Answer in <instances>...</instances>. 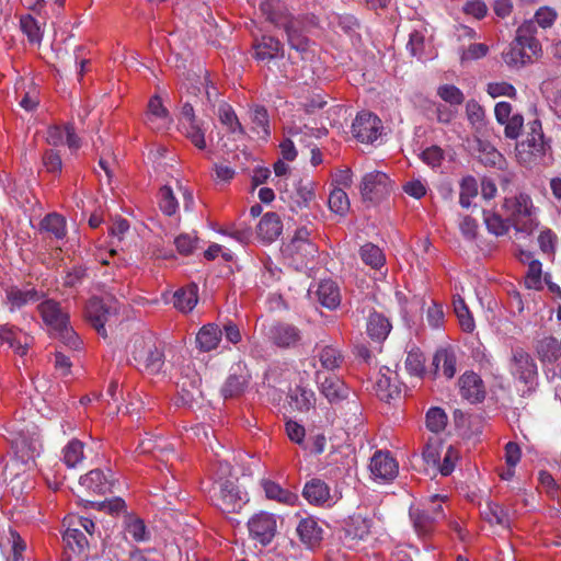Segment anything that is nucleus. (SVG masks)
I'll return each instance as SVG.
<instances>
[{"label":"nucleus","mask_w":561,"mask_h":561,"mask_svg":"<svg viewBox=\"0 0 561 561\" xmlns=\"http://www.w3.org/2000/svg\"><path fill=\"white\" fill-rule=\"evenodd\" d=\"M536 32L537 27L533 21H525L518 26L514 41L503 54V59L508 67L522 68L541 55V44L536 38Z\"/></svg>","instance_id":"f257e3e1"},{"label":"nucleus","mask_w":561,"mask_h":561,"mask_svg":"<svg viewBox=\"0 0 561 561\" xmlns=\"http://www.w3.org/2000/svg\"><path fill=\"white\" fill-rule=\"evenodd\" d=\"M43 321L49 329L51 336L59 339L71 350L80 348L81 341L69 327V317L54 300H45L38 306Z\"/></svg>","instance_id":"f03ea898"},{"label":"nucleus","mask_w":561,"mask_h":561,"mask_svg":"<svg viewBox=\"0 0 561 561\" xmlns=\"http://www.w3.org/2000/svg\"><path fill=\"white\" fill-rule=\"evenodd\" d=\"M446 496L433 494L419 505L410 506V518L419 537L431 535L437 522L445 517L442 503Z\"/></svg>","instance_id":"7ed1b4c3"},{"label":"nucleus","mask_w":561,"mask_h":561,"mask_svg":"<svg viewBox=\"0 0 561 561\" xmlns=\"http://www.w3.org/2000/svg\"><path fill=\"white\" fill-rule=\"evenodd\" d=\"M503 208L515 222L516 230L518 231L531 232L539 224L537 219L539 209L526 193H518L515 196L506 197Z\"/></svg>","instance_id":"20e7f679"},{"label":"nucleus","mask_w":561,"mask_h":561,"mask_svg":"<svg viewBox=\"0 0 561 561\" xmlns=\"http://www.w3.org/2000/svg\"><path fill=\"white\" fill-rule=\"evenodd\" d=\"M309 236L310 231L301 227L287 243L283 244L284 257L297 270L305 266L317 253V247L310 241Z\"/></svg>","instance_id":"39448f33"},{"label":"nucleus","mask_w":561,"mask_h":561,"mask_svg":"<svg viewBox=\"0 0 561 561\" xmlns=\"http://www.w3.org/2000/svg\"><path fill=\"white\" fill-rule=\"evenodd\" d=\"M214 490L215 504L224 513H238L248 502V494L233 480H224L220 477Z\"/></svg>","instance_id":"423d86ee"},{"label":"nucleus","mask_w":561,"mask_h":561,"mask_svg":"<svg viewBox=\"0 0 561 561\" xmlns=\"http://www.w3.org/2000/svg\"><path fill=\"white\" fill-rule=\"evenodd\" d=\"M510 371L516 381L524 385V392L531 391L537 385V365L530 354L520 347L512 350Z\"/></svg>","instance_id":"0eeeda50"},{"label":"nucleus","mask_w":561,"mask_h":561,"mask_svg":"<svg viewBox=\"0 0 561 561\" xmlns=\"http://www.w3.org/2000/svg\"><path fill=\"white\" fill-rule=\"evenodd\" d=\"M528 129L526 139L516 145L517 159L524 164L534 162L546 152V140L541 122L539 119L529 122Z\"/></svg>","instance_id":"6e6552de"},{"label":"nucleus","mask_w":561,"mask_h":561,"mask_svg":"<svg viewBox=\"0 0 561 561\" xmlns=\"http://www.w3.org/2000/svg\"><path fill=\"white\" fill-rule=\"evenodd\" d=\"M536 352L547 377L551 380L561 378V341L552 335L543 336L538 340Z\"/></svg>","instance_id":"1a4fd4ad"},{"label":"nucleus","mask_w":561,"mask_h":561,"mask_svg":"<svg viewBox=\"0 0 561 561\" xmlns=\"http://www.w3.org/2000/svg\"><path fill=\"white\" fill-rule=\"evenodd\" d=\"M252 376L244 362H238L233 364L230 369L228 377L222 385L220 392L225 399L237 398L243 394L251 382Z\"/></svg>","instance_id":"9d476101"},{"label":"nucleus","mask_w":561,"mask_h":561,"mask_svg":"<svg viewBox=\"0 0 561 561\" xmlns=\"http://www.w3.org/2000/svg\"><path fill=\"white\" fill-rule=\"evenodd\" d=\"M10 442L15 455L23 461L27 462L37 457L42 451V444L38 434L27 432V435L21 432H10V436L5 437Z\"/></svg>","instance_id":"9b49d317"},{"label":"nucleus","mask_w":561,"mask_h":561,"mask_svg":"<svg viewBox=\"0 0 561 561\" xmlns=\"http://www.w3.org/2000/svg\"><path fill=\"white\" fill-rule=\"evenodd\" d=\"M381 131V121L370 112L358 113L352 125L354 137L363 144H373L380 137Z\"/></svg>","instance_id":"f8f14e48"},{"label":"nucleus","mask_w":561,"mask_h":561,"mask_svg":"<svg viewBox=\"0 0 561 561\" xmlns=\"http://www.w3.org/2000/svg\"><path fill=\"white\" fill-rule=\"evenodd\" d=\"M392 181L381 171L368 172L363 176L360 193L364 199L378 201L390 194Z\"/></svg>","instance_id":"ddd939ff"},{"label":"nucleus","mask_w":561,"mask_h":561,"mask_svg":"<svg viewBox=\"0 0 561 561\" xmlns=\"http://www.w3.org/2000/svg\"><path fill=\"white\" fill-rule=\"evenodd\" d=\"M248 528L253 540L267 546L276 535V517L271 513L261 512L249 519Z\"/></svg>","instance_id":"4468645a"},{"label":"nucleus","mask_w":561,"mask_h":561,"mask_svg":"<svg viewBox=\"0 0 561 561\" xmlns=\"http://www.w3.org/2000/svg\"><path fill=\"white\" fill-rule=\"evenodd\" d=\"M375 529V519L367 516L354 515L345 526V543L353 548L362 541L368 540Z\"/></svg>","instance_id":"2eb2a0df"},{"label":"nucleus","mask_w":561,"mask_h":561,"mask_svg":"<svg viewBox=\"0 0 561 561\" xmlns=\"http://www.w3.org/2000/svg\"><path fill=\"white\" fill-rule=\"evenodd\" d=\"M115 308L110 301L100 298H91L85 307V317L100 335L106 337L105 323L108 321Z\"/></svg>","instance_id":"dca6fc26"},{"label":"nucleus","mask_w":561,"mask_h":561,"mask_svg":"<svg viewBox=\"0 0 561 561\" xmlns=\"http://www.w3.org/2000/svg\"><path fill=\"white\" fill-rule=\"evenodd\" d=\"M369 470L375 481L389 482L399 472V466L388 451H377L370 459Z\"/></svg>","instance_id":"f3484780"},{"label":"nucleus","mask_w":561,"mask_h":561,"mask_svg":"<svg viewBox=\"0 0 561 561\" xmlns=\"http://www.w3.org/2000/svg\"><path fill=\"white\" fill-rule=\"evenodd\" d=\"M260 10L268 21L278 27H284V30H286V25H291L297 21L289 14L285 3L279 0H263Z\"/></svg>","instance_id":"a211bd4d"},{"label":"nucleus","mask_w":561,"mask_h":561,"mask_svg":"<svg viewBox=\"0 0 561 561\" xmlns=\"http://www.w3.org/2000/svg\"><path fill=\"white\" fill-rule=\"evenodd\" d=\"M260 10L268 21L278 27H284V30H286V25H291L297 21L289 14L285 3L279 0H263Z\"/></svg>","instance_id":"6ab92c4d"},{"label":"nucleus","mask_w":561,"mask_h":561,"mask_svg":"<svg viewBox=\"0 0 561 561\" xmlns=\"http://www.w3.org/2000/svg\"><path fill=\"white\" fill-rule=\"evenodd\" d=\"M407 48L413 57L421 61L433 59L435 56L432 43L426 38V28L423 26L410 33Z\"/></svg>","instance_id":"aec40b11"},{"label":"nucleus","mask_w":561,"mask_h":561,"mask_svg":"<svg viewBox=\"0 0 561 561\" xmlns=\"http://www.w3.org/2000/svg\"><path fill=\"white\" fill-rule=\"evenodd\" d=\"M80 485L92 494H105L113 486L112 472L111 470L106 473L100 469L91 470L80 478Z\"/></svg>","instance_id":"412c9836"},{"label":"nucleus","mask_w":561,"mask_h":561,"mask_svg":"<svg viewBox=\"0 0 561 561\" xmlns=\"http://www.w3.org/2000/svg\"><path fill=\"white\" fill-rule=\"evenodd\" d=\"M30 341V336L21 330L8 325L0 328V345L12 348L20 356L27 353Z\"/></svg>","instance_id":"4be33fe9"},{"label":"nucleus","mask_w":561,"mask_h":561,"mask_svg":"<svg viewBox=\"0 0 561 561\" xmlns=\"http://www.w3.org/2000/svg\"><path fill=\"white\" fill-rule=\"evenodd\" d=\"M46 141L55 147L67 145L71 151H77L81 146L80 139L75 134L71 125L64 127L50 126L46 133Z\"/></svg>","instance_id":"5701e85b"},{"label":"nucleus","mask_w":561,"mask_h":561,"mask_svg":"<svg viewBox=\"0 0 561 561\" xmlns=\"http://www.w3.org/2000/svg\"><path fill=\"white\" fill-rule=\"evenodd\" d=\"M461 396L471 403L480 402L485 397L482 379L474 373H465L459 379Z\"/></svg>","instance_id":"b1692460"},{"label":"nucleus","mask_w":561,"mask_h":561,"mask_svg":"<svg viewBox=\"0 0 561 561\" xmlns=\"http://www.w3.org/2000/svg\"><path fill=\"white\" fill-rule=\"evenodd\" d=\"M146 123L150 128L157 130L165 129L172 123V118L168 110L163 106L162 101L158 95H154L149 100Z\"/></svg>","instance_id":"393cba45"},{"label":"nucleus","mask_w":561,"mask_h":561,"mask_svg":"<svg viewBox=\"0 0 561 561\" xmlns=\"http://www.w3.org/2000/svg\"><path fill=\"white\" fill-rule=\"evenodd\" d=\"M283 231L280 218L275 213H266L256 227L257 238L264 243L274 242Z\"/></svg>","instance_id":"a878e982"},{"label":"nucleus","mask_w":561,"mask_h":561,"mask_svg":"<svg viewBox=\"0 0 561 561\" xmlns=\"http://www.w3.org/2000/svg\"><path fill=\"white\" fill-rule=\"evenodd\" d=\"M221 337V328L216 323H207L196 334V346L202 352H210L218 347Z\"/></svg>","instance_id":"bb28decb"},{"label":"nucleus","mask_w":561,"mask_h":561,"mask_svg":"<svg viewBox=\"0 0 561 561\" xmlns=\"http://www.w3.org/2000/svg\"><path fill=\"white\" fill-rule=\"evenodd\" d=\"M137 450L140 454H153L154 457H162V460H169V455L174 454V447L163 437L146 436L142 438Z\"/></svg>","instance_id":"cd10ccee"},{"label":"nucleus","mask_w":561,"mask_h":561,"mask_svg":"<svg viewBox=\"0 0 561 561\" xmlns=\"http://www.w3.org/2000/svg\"><path fill=\"white\" fill-rule=\"evenodd\" d=\"M297 534L306 546L312 548L321 541L323 529L314 517H306L298 523Z\"/></svg>","instance_id":"c85d7f7f"},{"label":"nucleus","mask_w":561,"mask_h":561,"mask_svg":"<svg viewBox=\"0 0 561 561\" xmlns=\"http://www.w3.org/2000/svg\"><path fill=\"white\" fill-rule=\"evenodd\" d=\"M262 488L268 500L277 501L287 506H295L299 502V496L295 492L282 488L274 481L263 480Z\"/></svg>","instance_id":"c756f323"},{"label":"nucleus","mask_w":561,"mask_h":561,"mask_svg":"<svg viewBox=\"0 0 561 561\" xmlns=\"http://www.w3.org/2000/svg\"><path fill=\"white\" fill-rule=\"evenodd\" d=\"M270 336L279 347L295 346L300 340L299 330L290 324H276L271 329Z\"/></svg>","instance_id":"7c9ffc66"},{"label":"nucleus","mask_w":561,"mask_h":561,"mask_svg":"<svg viewBox=\"0 0 561 561\" xmlns=\"http://www.w3.org/2000/svg\"><path fill=\"white\" fill-rule=\"evenodd\" d=\"M316 294L318 301L328 309H334L340 305V290L333 280L324 279L320 282Z\"/></svg>","instance_id":"2f4dec72"},{"label":"nucleus","mask_w":561,"mask_h":561,"mask_svg":"<svg viewBox=\"0 0 561 561\" xmlns=\"http://www.w3.org/2000/svg\"><path fill=\"white\" fill-rule=\"evenodd\" d=\"M5 298L10 311H15L31 302H35L38 299V294L34 289L11 287L7 289Z\"/></svg>","instance_id":"473e14b6"},{"label":"nucleus","mask_w":561,"mask_h":561,"mask_svg":"<svg viewBox=\"0 0 561 561\" xmlns=\"http://www.w3.org/2000/svg\"><path fill=\"white\" fill-rule=\"evenodd\" d=\"M302 495L310 504L322 505L329 501L330 490L325 482L313 479L306 483Z\"/></svg>","instance_id":"72a5a7b5"},{"label":"nucleus","mask_w":561,"mask_h":561,"mask_svg":"<svg viewBox=\"0 0 561 561\" xmlns=\"http://www.w3.org/2000/svg\"><path fill=\"white\" fill-rule=\"evenodd\" d=\"M198 301L197 286L190 285L173 294V306L181 312L192 311Z\"/></svg>","instance_id":"f704fd0d"},{"label":"nucleus","mask_w":561,"mask_h":561,"mask_svg":"<svg viewBox=\"0 0 561 561\" xmlns=\"http://www.w3.org/2000/svg\"><path fill=\"white\" fill-rule=\"evenodd\" d=\"M156 344L152 335H135L127 345V353L136 366Z\"/></svg>","instance_id":"c9c22d12"},{"label":"nucleus","mask_w":561,"mask_h":561,"mask_svg":"<svg viewBox=\"0 0 561 561\" xmlns=\"http://www.w3.org/2000/svg\"><path fill=\"white\" fill-rule=\"evenodd\" d=\"M320 390L331 402L344 399L348 394V389L345 383L335 376L325 377L321 380Z\"/></svg>","instance_id":"e433bc0d"},{"label":"nucleus","mask_w":561,"mask_h":561,"mask_svg":"<svg viewBox=\"0 0 561 561\" xmlns=\"http://www.w3.org/2000/svg\"><path fill=\"white\" fill-rule=\"evenodd\" d=\"M390 330L391 324L385 316L378 312L369 314L367 320V333L373 340L378 342L386 340Z\"/></svg>","instance_id":"4c0bfd02"},{"label":"nucleus","mask_w":561,"mask_h":561,"mask_svg":"<svg viewBox=\"0 0 561 561\" xmlns=\"http://www.w3.org/2000/svg\"><path fill=\"white\" fill-rule=\"evenodd\" d=\"M481 514L491 525H497L504 529H508L511 526L508 513L496 503L488 501L484 508L481 511Z\"/></svg>","instance_id":"58836bf2"},{"label":"nucleus","mask_w":561,"mask_h":561,"mask_svg":"<svg viewBox=\"0 0 561 561\" xmlns=\"http://www.w3.org/2000/svg\"><path fill=\"white\" fill-rule=\"evenodd\" d=\"M433 365L437 374L451 379L456 374V358L453 352L448 350H438L433 358Z\"/></svg>","instance_id":"ea45409f"},{"label":"nucleus","mask_w":561,"mask_h":561,"mask_svg":"<svg viewBox=\"0 0 561 561\" xmlns=\"http://www.w3.org/2000/svg\"><path fill=\"white\" fill-rule=\"evenodd\" d=\"M163 354L154 344L145 357L136 365V368L149 375H156L161 371L163 367Z\"/></svg>","instance_id":"a19ab883"},{"label":"nucleus","mask_w":561,"mask_h":561,"mask_svg":"<svg viewBox=\"0 0 561 561\" xmlns=\"http://www.w3.org/2000/svg\"><path fill=\"white\" fill-rule=\"evenodd\" d=\"M255 58L257 60H271L276 58L282 53V44L278 39L272 36H263L262 39L255 45Z\"/></svg>","instance_id":"79ce46f5"},{"label":"nucleus","mask_w":561,"mask_h":561,"mask_svg":"<svg viewBox=\"0 0 561 561\" xmlns=\"http://www.w3.org/2000/svg\"><path fill=\"white\" fill-rule=\"evenodd\" d=\"M524 284L527 289L541 290L545 286V274L542 272V264L539 260H531L528 263L526 274L524 276Z\"/></svg>","instance_id":"37998d69"},{"label":"nucleus","mask_w":561,"mask_h":561,"mask_svg":"<svg viewBox=\"0 0 561 561\" xmlns=\"http://www.w3.org/2000/svg\"><path fill=\"white\" fill-rule=\"evenodd\" d=\"M314 199V183L310 180H300L296 184L293 201L298 208H307Z\"/></svg>","instance_id":"c03bdc74"},{"label":"nucleus","mask_w":561,"mask_h":561,"mask_svg":"<svg viewBox=\"0 0 561 561\" xmlns=\"http://www.w3.org/2000/svg\"><path fill=\"white\" fill-rule=\"evenodd\" d=\"M252 129L260 139L266 140L270 137V125L267 111L262 106L251 110Z\"/></svg>","instance_id":"a18cd8bd"},{"label":"nucleus","mask_w":561,"mask_h":561,"mask_svg":"<svg viewBox=\"0 0 561 561\" xmlns=\"http://www.w3.org/2000/svg\"><path fill=\"white\" fill-rule=\"evenodd\" d=\"M478 159L485 165L501 167L503 163L502 153L491 144L482 140H478L477 146Z\"/></svg>","instance_id":"49530a36"},{"label":"nucleus","mask_w":561,"mask_h":561,"mask_svg":"<svg viewBox=\"0 0 561 561\" xmlns=\"http://www.w3.org/2000/svg\"><path fill=\"white\" fill-rule=\"evenodd\" d=\"M314 402V393L306 388L297 387L289 396V405L297 411H308Z\"/></svg>","instance_id":"de8ad7c7"},{"label":"nucleus","mask_w":561,"mask_h":561,"mask_svg":"<svg viewBox=\"0 0 561 561\" xmlns=\"http://www.w3.org/2000/svg\"><path fill=\"white\" fill-rule=\"evenodd\" d=\"M453 305L461 329L468 333L473 332L476 329L474 319L465 300L460 296H457L454 298Z\"/></svg>","instance_id":"09e8293b"},{"label":"nucleus","mask_w":561,"mask_h":561,"mask_svg":"<svg viewBox=\"0 0 561 561\" xmlns=\"http://www.w3.org/2000/svg\"><path fill=\"white\" fill-rule=\"evenodd\" d=\"M359 254L363 262L373 268H380L386 263L382 250L373 243L364 244L360 248Z\"/></svg>","instance_id":"8fccbe9b"},{"label":"nucleus","mask_w":561,"mask_h":561,"mask_svg":"<svg viewBox=\"0 0 561 561\" xmlns=\"http://www.w3.org/2000/svg\"><path fill=\"white\" fill-rule=\"evenodd\" d=\"M41 229L56 239H62L66 236V220L58 214H49L42 220Z\"/></svg>","instance_id":"3c124183"},{"label":"nucleus","mask_w":561,"mask_h":561,"mask_svg":"<svg viewBox=\"0 0 561 561\" xmlns=\"http://www.w3.org/2000/svg\"><path fill=\"white\" fill-rule=\"evenodd\" d=\"M321 366L327 370H334L341 366L344 360L342 353L334 346L327 345L318 354Z\"/></svg>","instance_id":"603ef678"},{"label":"nucleus","mask_w":561,"mask_h":561,"mask_svg":"<svg viewBox=\"0 0 561 561\" xmlns=\"http://www.w3.org/2000/svg\"><path fill=\"white\" fill-rule=\"evenodd\" d=\"M71 526L72 525L69 524L68 528L64 533V540L75 553H81L88 547L87 537L80 528Z\"/></svg>","instance_id":"864d4df0"},{"label":"nucleus","mask_w":561,"mask_h":561,"mask_svg":"<svg viewBox=\"0 0 561 561\" xmlns=\"http://www.w3.org/2000/svg\"><path fill=\"white\" fill-rule=\"evenodd\" d=\"M419 157L423 163H425L434 171H439L443 162L445 161L444 150L435 145L423 149L420 152Z\"/></svg>","instance_id":"5fc2aeb1"},{"label":"nucleus","mask_w":561,"mask_h":561,"mask_svg":"<svg viewBox=\"0 0 561 561\" xmlns=\"http://www.w3.org/2000/svg\"><path fill=\"white\" fill-rule=\"evenodd\" d=\"M376 392L381 400L388 401L399 393V387L392 380L391 376L380 371L376 380Z\"/></svg>","instance_id":"6e6d98bb"},{"label":"nucleus","mask_w":561,"mask_h":561,"mask_svg":"<svg viewBox=\"0 0 561 561\" xmlns=\"http://www.w3.org/2000/svg\"><path fill=\"white\" fill-rule=\"evenodd\" d=\"M218 116L221 124L227 126L230 133H238L240 135L244 134L242 125L240 124L234 111L229 104L224 103L219 106Z\"/></svg>","instance_id":"4d7b16f0"},{"label":"nucleus","mask_w":561,"mask_h":561,"mask_svg":"<svg viewBox=\"0 0 561 561\" xmlns=\"http://www.w3.org/2000/svg\"><path fill=\"white\" fill-rule=\"evenodd\" d=\"M62 455L66 466L68 468H75L83 460V444L78 439H72L64 448Z\"/></svg>","instance_id":"13d9d810"},{"label":"nucleus","mask_w":561,"mask_h":561,"mask_svg":"<svg viewBox=\"0 0 561 561\" xmlns=\"http://www.w3.org/2000/svg\"><path fill=\"white\" fill-rule=\"evenodd\" d=\"M329 208L336 215H345L350 209L347 194L341 187L334 188L328 199Z\"/></svg>","instance_id":"bf43d9fd"},{"label":"nucleus","mask_w":561,"mask_h":561,"mask_svg":"<svg viewBox=\"0 0 561 561\" xmlns=\"http://www.w3.org/2000/svg\"><path fill=\"white\" fill-rule=\"evenodd\" d=\"M484 224L490 233L501 237L508 232L510 225L506 220H504L500 215L493 211H484Z\"/></svg>","instance_id":"052dcab7"},{"label":"nucleus","mask_w":561,"mask_h":561,"mask_svg":"<svg viewBox=\"0 0 561 561\" xmlns=\"http://www.w3.org/2000/svg\"><path fill=\"white\" fill-rule=\"evenodd\" d=\"M478 194V183L473 176H466L460 182L459 203L463 208L471 206V199Z\"/></svg>","instance_id":"680f3d73"},{"label":"nucleus","mask_w":561,"mask_h":561,"mask_svg":"<svg viewBox=\"0 0 561 561\" xmlns=\"http://www.w3.org/2000/svg\"><path fill=\"white\" fill-rule=\"evenodd\" d=\"M298 24L299 22L297 20L296 23H293L291 25H286L285 32L287 34V41L293 49H296L297 51H306L309 46V41L298 30Z\"/></svg>","instance_id":"e2e57ef3"},{"label":"nucleus","mask_w":561,"mask_h":561,"mask_svg":"<svg viewBox=\"0 0 561 561\" xmlns=\"http://www.w3.org/2000/svg\"><path fill=\"white\" fill-rule=\"evenodd\" d=\"M447 425V415L440 408L433 407L426 413V426L433 433H439Z\"/></svg>","instance_id":"0e129e2a"},{"label":"nucleus","mask_w":561,"mask_h":561,"mask_svg":"<svg viewBox=\"0 0 561 561\" xmlns=\"http://www.w3.org/2000/svg\"><path fill=\"white\" fill-rule=\"evenodd\" d=\"M20 26L31 43L39 44L42 42L43 32L38 22L33 16L25 15L21 18Z\"/></svg>","instance_id":"69168bd1"},{"label":"nucleus","mask_w":561,"mask_h":561,"mask_svg":"<svg viewBox=\"0 0 561 561\" xmlns=\"http://www.w3.org/2000/svg\"><path fill=\"white\" fill-rule=\"evenodd\" d=\"M159 207L167 216H172L179 208V203L169 186H163L159 193Z\"/></svg>","instance_id":"338daca9"},{"label":"nucleus","mask_w":561,"mask_h":561,"mask_svg":"<svg viewBox=\"0 0 561 561\" xmlns=\"http://www.w3.org/2000/svg\"><path fill=\"white\" fill-rule=\"evenodd\" d=\"M425 358L419 350L410 351L405 358V368L410 375L421 377L425 371Z\"/></svg>","instance_id":"774afa93"}]
</instances>
